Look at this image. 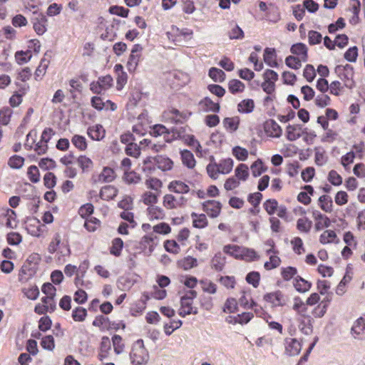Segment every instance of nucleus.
<instances>
[{
	"label": "nucleus",
	"instance_id": "obj_61",
	"mask_svg": "<svg viewBox=\"0 0 365 365\" xmlns=\"http://www.w3.org/2000/svg\"><path fill=\"white\" fill-rule=\"evenodd\" d=\"M327 179L334 186H339L343 182L341 176L334 170L329 171Z\"/></svg>",
	"mask_w": 365,
	"mask_h": 365
},
{
	"label": "nucleus",
	"instance_id": "obj_63",
	"mask_svg": "<svg viewBox=\"0 0 365 365\" xmlns=\"http://www.w3.org/2000/svg\"><path fill=\"white\" fill-rule=\"evenodd\" d=\"M145 183L148 188L155 191H159L163 186L162 182L156 178H150L145 180Z\"/></svg>",
	"mask_w": 365,
	"mask_h": 365
},
{
	"label": "nucleus",
	"instance_id": "obj_5",
	"mask_svg": "<svg viewBox=\"0 0 365 365\" xmlns=\"http://www.w3.org/2000/svg\"><path fill=\"white\" fill-rule=\"evenodd\" d=\"M38 255H34L29 257L26 262L23 264L19 272V280L26 282L36 272V264H32L31 261L38 260Z\"/></svg>",
	"mask_w": 365,
	"mask_h": 365
},
{
	"label": "nucleus",
	"instance_id": "obj_18",
	"mask_svg": "<svg viewBox=\"0 0 365 365\" xmlns=\"http://www.w3.org/2000/svg\"><path fill=\"white\" fill-rule=\"evenodd\" d=\"M290 50L295 57L299 58L301 61H303V62L307 61V47L305 44L302 43L294 44Z\"/></svg>",
	"mask_w": 365,
	"mask_h": 365
},
{
	"label": "nucleus",
	"instance_id": "obj_58",
	"mask_svg": "<svg viewBox=\"0 0 365 365\" xmlns=\"http://www.w3.org/2000/svg\"><path fill=\"white\" fill-rule=\"evenodd\" d=\"M291 245L292 246V249H293L294 252L296 254L302 255V254L304 253L305 250L304 247L302 240L300 237H294L291 240Z\"/></svg>",
	"mask_w": 365,
	"mask_h": 365
},
{
	"label": "nucleus",
	"instance_id": "obj_53",
	"mask_svg": "<svg viewBox=\"0 0 365 365\" xmlns=\"http://www.w3.org/2000/svg\"><path fill=\"white\" fill-rule=\"evenodd\" d=\"M87 316V311L86 309L78 307L72 312V318L75 322H83Z\"/></svg>",
	"mask_w": 365,
	"mask_h": 365
},
{
	"label": "nucleus",
	"instance_id": "obj_48",
	"mask_svg": "<svg viewBox=\"0 0 365 365\" xmlns=\"http://www.w3.org/2000/svg\"><path fill=\"white\" fill-rule=\"evenodd\" d=\"M181 158L184 165L189 168H192L195 165V160L192 153L187 150L181 152Z\"/></svg>",
	"mask_w": 365,
	"mask_h": 365
},
{
	"label": "nucleus",
	"instance_id": "obj_43",
	"mask_svg": "<svg viewBox=\"0 0 365 365\" xmlns=\"http://www.w3.org/2000/svg\"><path fill=\"white\" fill-rule=\"evenodd\" d=\"M150 135L154 137L164 135L165 141L169 142L170 140L168 138L169 133L168 129L163 125H155L150 130Z\"/></svg>",
	"mask_w": 365,
	"mask_h": 365
},
{
	"label": "nucleus",
	"instance_id": "obj_7",
	"mask_svg": "<svg viewBox=\"0 0 365 365\" xmlns=\"http://www.w3.org/2000/svg\"><path fill=\"white\" fill-rule=\"evenodd\" d=\"M335 73L347 87L351 86V79L354 75L353 68L349 65H339L335 68Z\"/></svg>",
	"mask_w": 365,
	"mask_h": 365
},
{
	"label": "nucleus",
	"instance_id": "obj_46",
	"mask_svg": "<svg viewBox=\"0 0 365 365\" xmlns=\"http://www.w3.org/2000/svg\"><path fill=\"white\" fill-rule=\"evenodd\" d=\"M253 314L251 312H244L235 317L233 319L230 317V320H227V322L233 324L238 323L240 324H245L248 323L253 318Z\"/></svg>",
	"mask_w": 365,
	"mask_h": 365
},
{
	"label": "nucleus",
	"instance_id": "obj_17",
	"mask_svg": "<svg viewBox=\"0 0 365 365\" xmlns=\"http://www.w3.org/2000/svg\"><path fill=\"white\" fill-rule=\"evenodd\" d=\"M88 135L94 140H101L106 135V130L100 124L88 127L87 130Z\"/></svg>",
	"mask_w": 365,
	"mask_h": 365
},
{
	"label": "nucleus",
	"instance_id": "obj_26",
	"mask_svg": "<svg viewBox=\"0 0 365 365\" xmlns=\"http://www.w3.org/2000/svg\"><path fill=\"white\" fill-rule=\"evenodd\" d=\"M318 205L325 212L330 213L333 210V202L330 196L323 195L318 200Z\"/></svg>",
	"mask_w": 365,
	"mask_h": 365
},
{
	"label": "nucleus",
	"instance_id": "obj_49",
	"mask_svg": "<svg viewBox=\"0 0 365 365\" xmlns=\"http://www.w3.org/2000/svg\"><path fill=\"white\" fill-rule=\"evenodd\" d=\"M245 88V84L239 80L232 79L229 81L228 89L233 94L242 93Z\"/></svg>",
	"mask_w": 365,
	"mask_h": 365
},
{
	"label": "nucleus",
	"instance_id": "obj_54",
	"mask_svg": "<svg viewBox=\"0 0 365 365\" xmlns=\"http://www.w3.org/2000/svg\"><path fill=\"white\" fill-rule=\"evenodd\" d=\"M299 58L294 56H289L285 58V64L292 69L298 70L302 67V63Z\"/></svg>",
	"mask_w": 365,
	"mask_h": 365
},
{
	"label": "nucleus",
	"instance_id": "obj_45",
	"mask_svg": "<svg viewBox=\"0 0 365 365\" xmlns=\"http://www.w3.org/2000/svg\"><path fill=\"white\" fill-rule=\"evenodd\" d=\"M312 221L306 217L299 218L297 221V228L301 232H309L312 228Z\"/></svg>",
	"mask_w": 365,
	"mask_h": 365
},
{
	"label": "nucleus",
	"instance_id": "obj_38",
	"mask_svg": "<svg viewBox=\"0 0 365 365\" xmlns=\"http://www.w3.org/2000/svg\"><path fill=\"white\" fill-rule=\"evenodd\" d=\"M242 246L236 245H227L224 246L223 252L227 255H230L235 259H240L242 254Z\"/></svg>",
	"mask_w": 365,
	"mask_h": 365
},
{
	"label": "nucleus",
	"instance_id": "obj_64",
	"mask_svg": "<svg viewBox=\"0 0 365 365\" xmlns=\"http://www.w3.org/2000/svg\"><path fill=\"white\" fill-rule=\"evenodd\" d=\"M46 19L44 16H42L40 19H38L34 24V29L38 35L43 34L46 31Z\"/></svg>",
	"mask_w": 365,
	"mask_h": 365
},
{
	"label": "nucleus",
	"instance_id": "obj_12",
	"mask_svg": "<svg viewBox=\"0 0 365 365\" xmlns=\"http://www.w3.org/2000/svg\"><path fill=\"white\" fill-rule=\"evenodd\" d=\"M141 49L142 48L139 45H135L133 48L127 62V68L129 72H134L138 67L140 58Z\"/></svg>",
	"mask_w": 365,
	"mask_h": 365
},
{
	"label": "nucleus",
	"instance_id": "obj_6",
	"mask_svg": "<svg viewBox=\"0 0 365 365\" xmlns=\"http://www.w3.org/2000/svg\"><path fill=\"white\" fill-rule=\"evenodd\" d=\"M264 82L262 84L263 91L268 93H272L275 90V82L278 79V74L270 69H267L263 74Z\"/></svg>",
	"mask_w": 365,
	"mask_h": 365
},
{
	"label": "nucleus",
	"instance_id": "obj_59",
	"mask_svg": "<svg viewBox=\"0 0 365 365\" xmlns=\"http://www.w3.org/2000/svg\"><path fill=\"white\" fill-rule=\"evenodd\" d=\"M48 66V61H47L46 58L41 59L40 64L34 73L35 78L36 80L41 79V78L45 75Z\"/></svg>",
	"mask_w": 365,
	"mask_h": 365
},
{
	"label": "nucleus",
	"instance_id": "obj_32",
	"mask_svg": "<svg viewBox=\"0 0 365 365\" xmlns=\"http://www.w3.org/2000/svg\"><path fill=\"white\" fill-rule=\"evenodd\" d=\"M259 255L255 250L243 247L240 259L245 260L246 262H252L259 259Z\"/></svg>",
	"mask_w": 365,
	"mask_h": 365
},
{
	"label": "nucleus",
	"instance_id": "obj_31",
	"mask_svg": "<svg viewBox=\"0 0 365 365\" xmlns=\"http://www.w3.org/2000/svg\"><path fill=\"white\" fill-rule=\"evenodd\" d=\"M168 189L176 193H187L190 190L189 186L185 182L179 180L171 182L168 185Z\"/></svg>",
	"mask_w": 365,
	"mask_h": 365
},
{
	"label": "nucleus",
	"instance_id": "obj_56",
	"mask_svg": "<svg viewBox=\"0 0 365 365\" xmlns=\"http://www.w3.org/2000/svg\"><path fill=\"white\" fill-rule=\"evenodd\" d=\"M297 274V269L294 267L281 268V275L284 280L289 281Z\"/></svg>",
	"mask_w": 365,
	"mask_h": 365
},
{
	"label": "nucleus",
	"instance_id": "obj_27",
	"mask_svg": "<svg viewBox=\"0 0 365 365\" xmlns=\"http://www.w3.org/2000/svg\"><path fill=\"white\" fill-rule=\"evenodd\" d=\"M199 106H200L202 110L207 112H218L220 110L219 103L213 102L209 98H205L202 101H200L199 103Z\"/></svg>",
	"mask_w": 365,
	"mask_h": 365
},
{
	"label": "nucleus",
	"instance_id": "obj_57",
	"mask_svg": "<svg viewBox=\"0 0 365 365\" xmlns=\"http://www.w3.org/2000/svg\"><path fill=\"white\" fill-rule=\"evenodd\" d=\"M155 233L166 235L171 232L170 226L165 222H160L153 227Z\"/></svg>",
	"mask_w": 365,
	"mask_h": 365
},
{
	"label": "nucleus",
	"instance_id": "obj_23",
	"mask_svg": "<svg viewBox=\"0 0 365 365\" xmlns=\"http://www.w3.org/2000/svg\"><path fill=\"white\" fill-rule=\"evenodd\" d=\"M304 190L305 191H302L298 194L297 200L304 205H308L311 202L310 195H313L314 188L311 185H305Z\"/></svg>",
	"mask_w": 365,
	"mask_h": 365
},
{
	"label": "nucleus",
	"instance_id": "obj_8",
	"mask_svg": "<svg viewBox=\"0 0 365 365\" xmlns=\"http://www.w3.org/2000/svg\"><path fill=\"white\" fill-rule=\"evenodd\" d=\"M56 307L54 297H44L41 302L36 305L34 311L38 314H43L46 312H53Z\"/></svg>",
	"mask_w": 365,
	"mask_h": 365
},
{
	"label": "nucleus",
	"instance_id": "obj_36",
	"mask_svg": "<svg viewBox=\"0 0 365 365\" xmlns=\"http://www.w3.org/2000/svg\"><path fill=\"white\" fill-rule=\"evenodd\" d=\"M235 176L239 181H245L249 177L248 166L244 163L238 165L235 170Z\"/></svg>",
	"mask_w": 365,
	"mask_h": 365
},
{
	"label": "nucleus",
	"instance_id": "obj_51",
	"mask_svg": "<svg viewBox=\"0 0 365 365\" xmlns=\"http://www.w3.org/2000/svg\"><path fill=\"white\" fill-rule=\"evenodd\" d=\"M209 76L215 82H223L225 79V73L221 69L211 68L209 71Z\"/></svg>",
	"mask_w": 365,
	"mask_h": 365
},
{
	"label": "nucleus",
	"instance_id": "obj_47",
	"mask_svg": "<svg viewBox=\"0 0 365 365\" xmlns=\"http://www.w3.org/2000/svg\"><path fill=\"white\" fill-rule=\"evenodd\" d=\"M232 153L240 161L247 160L249 156L248 150L240 146L234 147Z\"/></svg>",
	"mask_w": 365,
	"mask_h": 365
},
{
	"label": "nucleus",
	"instance_id": "obj_22",
	"mask_svg": "<svg viewBox=\"0 0 365 365\" xmlns=\"http://www.w3.org/2000/svg\"><path fill=\"white\" fill-rule=\"evenodd\" d=\"M292 309L301 317H307V304L299 297L294 299Z\"/></svg>",
	"mask_w": 365,
	"mask_h": 365
},
{
	"label": "nucleus",
	"instance_id": "obj_35",
	"mask_svg": "<svg viewBox=\"0 0 365 365\" xmlns=\"http://www.w3.org/2000/svg\"><path fill=\"white\" fill-rule=\"evenodd\" d=\"M255 108V103L252 99H245L237 104V110L240 113H250Z\"/></svg>",
	"mask_w": 365,
	"mask_h": 365
},
{
	"label": "nucleus",
	"instance_id": "obj_21",
	"mask_svg": "<svg viewBox=\"0 0 365 365\" xmlns=\"http://www.w3.org/2000/svg\"><path fill=\"white\" fill-rule=\"evenodd\" d=\"M351 334L354 338H357L365 334V320L363 317L358 318L353 324Z\"/></svg>",
	"mask_w": 365,
	"mask_h": 365
},
{
	"label": "nucleus",
	"instance_id": "obj_55",
	"mask_svg": "<svg viewBox=\"0 0 365 365\" xmlns=\"http://www.w3.org/2000/svg\"><path fill=\"white\" fill-rule=\"evenodd\" d=\"M32 57L31 51H17L15 54V59L19 64L27 63Z\"/></svg>",
	"mask_w": 365,
	"mask_h": 365
},
{
	"label": "nucleus",
	"instance_id": "obj_39",
	"mask_svg": "<svg viewBox=\"0 0 365 365\" xmlns=\"http://www.w3.org/2000/svg\"><path fill=\"white\" fill-rule=\"evenodd\" d=\"M319 241L322 244H329L336 242L337 243L339 239L334 231L333 230H325L320 236Z\"/></svg>",
	"mask_w": 365,
	"mask_h": 365
},
{
	"label": "nucleus",
	"instance_id": "obj_62",
	"mask_svg": "<svg viewBox=\"0 0 365 365\" xmlns=\"http://www.w3.org/2000/svg\"><path fill=\"white\" fill-rule=\"evenodd\" d=\"M263 206L266 212L272 215L276 212L278 208V202L276 200L269 199L264 202Z\"/></svg>",
	"mask_w": 365,
	"mask_h": 365
},
{
	"label": "nucleus",
	"instance_id": "obj_3",
	"mask_svg": "<svg viewBox=\"0 0 365 365\" xmlns=\"http://www.w3.org/2000/svg\"><path fill=\"white\" fill-rule=\"evenodd\" d=\"M130 359L133 365L146 364L149 361V353L143 339H138L133 344L130 352Z\"/></svg>",
	"mask_w": 365,
	"mask_h": 365
},
{
	"label": "nucleus",
	"instance_id": "obj_34",
	"mask_svg": "<svg viewBox=\"0 0 365 365\" xmlns=\"http://www.w3.org/2000/svg\"><path fill=\"white\" fill-rule=\"evenodd\" d=\"M163 205L168 210L176 209L182 205L173 195L166 194L163 198Z\"/></svg>",
	"mask_w": 365,
	"mask_h": 365
},
{
	"label": "nucleus",
	"instance_id": "obj_41",
	"mask_svg": "<svg viewBox=\"0 0 365 365\" xmlns=\"http://www.w3.org/2000/svg\"><path fill=\"white\" fill-rule=\"evenodd\" d=\"M71 143L76 148L81 151L86 150L88 147L86 138L81 135H74L71 138Z\"/></svg>",
	"mask_w": 365,
	"mask_h": 365
},
{
	"label": "nucleus",
	"instance_id": "obj_11",
	"mask_svg": "<svg viewBox=\"0 0 365 365\" xmlns=\"http://www.w3.org/2000/svg\"><path fill=\"white\" fill-rule=\"evenodd\" d=\"M203 210L212 218L217 217L222 209V205L216 200H207L202 204Z\"/></svg>",
	"mask_w": 365,
	"mask_h": 365
},
{
	"label": "nucleus",
	"instance_id": "obj_60",
	"mask_svg": "<svg viewBox=\"0 0 365 365\" xmlns=\"http://www.w3.org/2000/svg\"><path fill=\"white\" fill-rule=\"evenodd\" d=\"M202 289L211 294H214L217 292V285L208 279H204L200 281Z\"/></svg>",
	"mask_w": 365,
	"mask_h": 365
},
{
	"label": "nucleus",
	"instance_id": "obj_19",
	"mask_svg": "<svg viewBox=\"0 0 365 365\" xmlns=\"http://www.w3.org/2000/svg\"><path fill=\"white\" fill-rule=\"evenodd\" d=\"M115 178V173L113 169L109 167H105L103 168L101 173L98 175L96 180L97 182H110Z\"/></svg>",
	"mask_w": 365,
	"mask_h": 365
},
{
	"label": "nucleus",
	"instance_id": "obj_10",
	"mask_svg": "<svg viewBox=\"0 0 365 365\" xmlns=\"http://www.w3.org/2000/svg\"><path fill=\"white\" fill-rule=\"evenodd\" d=\"M271 248L266 251L267 255H269V261L266 262L264 264V267L267 270H271L278 267L281 264V259L277 256V252L274 250V243L271 242Z\"/></svg>",
	"mask_w": 365,
	"mask_h": 365
},
{
	"label": "nucleus",
	"instance_id": "obj_4",
	"mask_svg": "<svg viewBox=\"0 0 365 365\" xmlns=\"http://www.w3.org/2000/svg\"><path fill=\"white\" fill-rule=\"evenodd\" d=\"M197 296V292L194 290H190L185 296L180 299V307L178 310L180 316L185 317L189 314H196L197 309L192 306L193 299Z\"/></svg>",
	"mask_w": 365,
	"mask_h": 365
},
{
	"label": "nucleus",
	"instance_id": "obj_28",
	"mask_svg": "<svg viewBox=\"0 0 365 365\" xmlns=\"http://www.w3.org/2000/svg\"><path fill=\"white\" fill-rule=\"evenodd\" d=\"M225 263V257L222 253H217L211 259L210 265L213 269L219 272L222 270Z\"/></svg>",
	"mask_w": 365,
	"mask_h": 365
},
{
	"label": "nucleus",
	"instance_id": "obj_16",
	"mask_svg": "<svg viewBox=\"0 0 365 365\" xmlns=\"http://www.w3.org/2000/svg\"><path fill=\"white\" fill-rule=\"evenodd\" d=\"M264 131L268 136L272 138H279L282 133L281 127L273 120H268L265 123Z\"/></svg>",
	"mask_w": 365,
	"mask_h": 365
},
{
	"label": "nucleus",
	"instance_id": "obj_30",
	"mask_svg": "<svg viewBox=\"0 0 365 365\" xmlns=\"http://www.w3.org/2000/svg\"><path fill=\"white\" fill-rule=\"evenodd\" d=\"M293 284L299 292H306L312 287L311 282L299 276L294 278Z\"/></svg>",
	"mask_w": 365,
	"mask_h": 365
},
{
	"label": "nucleus",
	"instance_id": "obj_24",
	"mask_svg": "<svg viewBox=\"0 0 365 365\" xmlns=\"http://www.w3.org/2000/svg\"><path fill=\"white\" fill-rule=\"evenodd\" d=\"M240 123V119L238 116L225 118L222 121L225 128L230 133L235 132L238 129Z\"/></svg>",
	"mask_w": 365,
	"mask_h": 365
},
{
	"label": "nucleus",
	"instance_id": "obj_44",
	"mask_svg": "<svg viewBox=\"0 0 365 365\" xmlns=\"http://www.w3.org/2000/svg\"><path fill=\"white\" fill-rule=\"evenodd\" d=\"M217 164L219 167L220 173L225 175L230 173L232 171L234 162L231 158H226L220 160V163Z\"/></svg>",
	"mask_w": 365,
	"mask_h": 365
},
{
	"label": "nucleus",
	"instance_id": "obj_42",
	"mask_svg": "<svg viewBox=\"0 0 365 365\" xmlns=\"http://www.w3.org/2000/svg\"><path fill=\"white\" fill-rule=\"evenodd\" d=\"M314 220H316L315 227L317 230H321L327 227L330 225L329 219L324 215L317 212L314 213Z\"/></svg>",
	"mask_w": 365,
	"mask_h": 365
},
{
	"label": "nucleus",
	"instance_id": "obj_37",
	"mask_svg": "<svg viewBox=\"0 0 365 365\" xmlns=\"http://www.w3.org/2000/svg\"><path fill=\"white\" fill-rule=\"evenodd\" d=\"M191 217L192 219V225L196 228L202 229L207 225V220L204 214L192 212Z\"/></svg>",
	"mask_w": 365,
	"mask_h": 365
},
{
	"label": "nucleus",
	"instance_id": "obj_52",
	"mask_svg": "<svg viewBox=\"0 0 365 365\" xmlns=\"http://www.w3.org/2000/svg\"><path fill=\"white\" fill-rule=\"evenodd\" d=\"M180 265L183 269L189 270L197 266V260L196 258L188 256L180 262Z\"/></svg>",
	"mask_w": 365,
	"mask_h": 365
},
{
	"label": "nucleus",
	"instance_id": "obj_29",
	"mask_svg": "<svg viewBox=\"0 0 365 365\" xmlns=\"http://www.w3.org/2000/svg\"><path fill=\"white\" fill-rule=\"evenodd\" d=\"M118 194V190L113 185H106L101 188L100 197L104 200L113 199Z\"/></svg>",
	"mask_w": 365,
	"mask_h": 365
},
{
	"label": "nucleus",
	"instance_id": "obj_14",
	"mask_svg": "<svg viewBox=\"0 0 365 365\" xmlns=\"http://www.w3.org/2000/svg\"><path fill=\"white\" fill-rule=\"evenodd\" d=\"M41 222L36 218H30L26 221V228L28 232L35 237H39L43 233Z\"/></svg>",
	"mask_w": 365,
	"mask_h": 365
},
{
	"label": "nucleus",
	"instance_id": "obj_2",
	"mask_svg": "<svg viewBox=\"0 0 365 365\" xmlns=\"http://www.w3.org/2000/svg\"><path fill=\"white\" fill-rule=\"evenodd\" d=\"M49 253H56L55 258L61 264L63 263L66 258L71 254V250L67 240H62L61 235L57 233L52 238L48 245Z\"/></svg>",
	"mask_w": 365,
	"mask_h": 365
},
{
	"label": "nucleus",
	"instance_id": "obj_20",
	"mask_svg": "<svg viewBox=\"0 0 365 365\" xmlns=\"http://www.w3.org/2000/svg\"><path fill=\"white\" fill-rule=\"evenodd\" d=\"M155 163L157 168L162 171L170 170L173 167V160L165 155H159L155 156Z\"/></svg>",
	"mask_w": 365,
	"mask_h": 365
},
{
	"label": "nucleus",
	"instance_id": "obj_1",
	"mask_svg": "<svg viewBox=\"0 0 365 365\" xmlns=\"http://www.w3.org/2000/svg\"><path fill=\"white\" fill-rule=\"evenodd\" d=\"M111 346H113L115 354L119 355L125 351V344L123 339L118 334H114L111 339L108 336H103L98 349V359L99 361H103L110 357Z\"/></svg>",
	"mask_w": 365,
	"mask_h": 365
},
{
	"label": "nucleus",
	"instance_id": "obj_50",
	"mask_svg": "<svg viewBox=\"0 0 365 365\" xmlns=\"http://www.w3.org/2000/svg\"><path fill=\"white\" fill-rule=\"evenodd\" d=\"M142 201L147 205H155L158 201V195L150 191L144 192L142 195Z\"/></svg>",
	"mask_w": 365,
	"mask_h": 365
},
{
	"label": "nucleus",
	"instance_id": "obj_9",
	"mask_svg": "<svg viewBox=\"0 0 365 365\" xmlns=\"http://www.w3.org/2000/svg\"><path fill=\"white\" fill-rule=\"evenodd\" d=\"M264 300L274 307H282L286 304L287 299L281 291L267 293L264 296Z\"/></svg>",
	"mask_w": 365,
	"mask_h": 365
},
{
	"label": "nucleus",
	"instance_id": "obj_25",
	"mask_svg": "<svg viewBox=\"0 0 365 365\" xmlns=\"http://www.w3.org/2000/svg\"><path fill=\"white\" fill-rule=\"evenodd\" d=\"M3 218L6 227L14 229L17 227L18 221L16 220V213L14 210L8 209L4 213Z\"/></svg>",
	"mask_w": 365,
	"mask_h": 365
},
{
	"label": "nucleus",
	"instance_id": "obj_33",
	"mask_svg": "<svg viewBox=\"0 0 365 365\" xmlns=\"http://www.w3.org/2000/svg\"><path fill=\"white\" fill-rule=\"evenodd\" d=\"M301 136V128L297 125H289L286 128V137L290 141H294Z\"/></svg>",
	"mask_w": 365,
	"mask_h": 365
},
{
	"label": "nucleus",
	"instance_id": "obj_40",
	"mask_svg": "<svg viewBox=\"0 0 365 365\" xmlns=\"http://www.w3.org/2000/svg\"><path fill=\"white\" fill-rule=\"evenodd\" d=\"M252 174L254 177L259 176L262 173L267 170L261 159H257L250 166Z\"/></svg>",
	"mask_w": 365,
	"mask_h": 365
},
{
	"label": "nucleus",
	"instance_id": "obj_13",
	"mask_svg": "<svg viewBox=\"0 0 365 365\" xmlns=\"http://www.w3.org/2000/svg\"><path fill=\"white\" fill-rule=\"evenodd\" d=\"M285 351L289 356L298 355L302 349V341L295 338L285 339Z\"/></svg>",
	"mask_w": 365,
	"mask_h": 365
},
{
	"label": "nucleus",
	"instance_id": "obj_15",
	"mask_svg": "<svg viewBox=\"0 0 365 365\" xmlns=\"http://www.w3.org/2000/svg\"><path fill=\"white\" fill-rule=\"evenodd\" d=\"M147 215L150 221L162 220L165 218L164 210L158 205H150L147 208Z\"/></svg>",
	"mask_w": 365,
	"mask_h": 365
}]
</instances>
